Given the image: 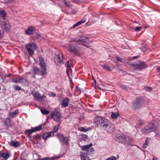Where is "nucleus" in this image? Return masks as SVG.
Segmentation results:
<instances>
[{"instance_id": "obj_46", "label": "nucleus", "mask_w": 160, "mask_h": 160, "mask_svg": "<svg viewBox=\"0 0 160 160\" xmlns=\"http://www.w3.org/2000/svg\"><path fill=\"white\" fill-rule=\"evenodd\" d=\"M116 60L121 62H123V60L122 58L119 57H117L116 58Z\"/></svg>"}, {"instance_id": "obj_26", "label": "nucleus", "mask_w": 160, "mask_h": 160, "mask_svg": "<svg viewBox=\"0 0 160 160\" xmlns=\"http://www.w3.org/2000/svg\"><path fill=\"white\" fill-rule=\"evenodd\" d=\"M119 114L118 112H112L111 113V117L112 118L116 119L119 116Z\"/></svg>"}, {"instance_id": "obj_37", "label": "nucleus", "mask_w": 160, "mask_h": 160, "mask_svg": "<svg viewBox=\"0 0 160 160\" xmlns=\"http://www.w3.org/2000/svg\"><path fill=\"white\" fill-rule=\"evenodd\" d=\"M73 2L78 3L80 2H86L87 0H72Z\"/></svg>"}, {"instance_id": "obj_31", "label": "nucleus", "mask_w": 160, "mask_h": 160, "mask_svg": "<svg viewBox=\"0 0 160 160\" xmlns=\"http://www.w3.org/2000/svg\"><path fill=\"white\" fill-rule=\"evenodd\" d=\"M32 128L30 129H29L27 130L25 132V133L26 134H27L28 136H30L31 134L33 132H34Z\"/></svg>"}, {"instance_id": "obj_16", "label": "nucleus", "mask_w": 160, "mask_h": 160, "mask_svg": "<svg viewBox=\"0 0 160 160\" xmlns=\"http://www.w3.org/2000/svg\"><path fill=\"white\" fill-rule=\"evenodd\" d=\"M52 136H53V132H48L44 133L41 137L44 140H46L47 138Z\"/></svg>"}, {"instance_id": "obj_36", "label": "nucleus", "mask_w": 160, "mask_h": 160, "mask_svg": "<svg viewBox=\"0 0 160 160\" xmlns=\"http://www.w3.org/2000/svg\"><path fill=\"white\" fill-rule=\"evenodd\" d=\"M41 112L44 114H47L49 112V111L47 110L46 109H41Z\"/></svg>"}, {"instance_id": "obj_2", "label": "nucleus", "mask_w": 160, "mask_h": 160, "mask_svg": "<svg viewBox=\"0 0 160 160\" xmlns=\"http://www.w3.org/2000/svg\"><path fill=\"white\" fill-rule=\"evenodd\" d=\"M64 46L68 51L75 54L78 52L81 49L80 47L75 43H71L69 45L67 44Z\"/></svg>"}, {"instance_id": "obj_50", "label": "nucleus", "mask_w": 160, "mask_h": 160, "mask_svg": "<svg viewBox=\"0 0 160 160\" xmlns=\"http://www.w3.org/2000/svg\"><path fill=\"white\" fill-rule=\"evenodd\" d=\"M156 134L159 137H160V129L156 132Z\"/></svg>"}, {"instance_id": "obj_27", "label": "nucleus", "mask_w": 160, "mask_h": 160, "mask_svg": "<svg viewBox=\"0 0 160 160\" xmlns=\"http://www.w3.org/2000/svg\"><path fill=\"white\" fill-rule=\"evenodd\" d=\"M18 109H16L12 112L10 114L11 117L12 118H14L18 114Z\"/></svg>"}, {"instance_id": "obj_1", "label": "nucleus", "mask_w": 160, "mask_h": 160, "mask_svg": "<svg viewBox=\"0 0 160 160\" xmlns=\"http://www.w3.org/2000/svg\"><path fill=\"white\" fill-rule=\"evenodd\" d=\"M158 127L159 125L157 122H152L147 125L142 129V132L143 133H150L154 132Z\"/></svg>"}, {"instance_id": "obj_7", "label": "nucleus", "mask_w": 160, "mask_h": 160, "mask_svg": "<svg viewBox=\"0 0 160 160\" xmlns=\"http://www.w3.org/2000/svg\"><path fill=\"white\" fill-rule=\"evenodd\" d=\"M144 103L143 98H137L133 102V106L135 109L140 108Z\"/></svg>"}, {"instance_id": "obj_49", "label": "nucleus", "mask_w": 160, "mask_h": 160, "mask_svg": "<svg viewBox=\"0 0 160 160\" xmlns=\"http://www.w3.org/2000/svg\"><path fill=\"white\" fill-rule=\"evenodd\" d=\"M13 0H4L5 3H8L13 1Z\"/></svg>"}, {"instance_id": "obj_32", "label": "nucleus", "mask_w": 160, "mask_h": 160, "mask_svg": "<svg viewBox=\"0 0 160 160\" xmlns=\"http://www.w3.org/2000/svg\"><path fill=\"white\" fill-rule=\"evenodd\" d=\"M20 78L18 77L17 78H13L12 82L16 83H20Z\"/></svg>"}, {"instance_id": "obj_17", "label": "nucleus", "mask_w": 160, "mask_h": 160, "mask_svg": "<svg viewBox=\"0 0 160 160\" xmlns=\"http://www.w3.org/2000/svg\"><path fill=\"white\" fill-rule=\"evenodd\" d=\"M69 101V100L68 98H65L62 101V106L63 107H67Z\"/></svg>"}, {"instance_id": "obj_30", "label": "nucleus", "mask_w": 160, "mask_h": 160, "mask_svg": "<svg viewBox=\"0 0 160 160\" xmlns=\"http://www.w3.org/2000/svg\"><path fill=\"white\" fill-rule=\"evenodd\" d=\"M29 54V55L30 56H32V55L34 54V49H31V48H26Z\"/></svg>"}, {"instance_id": "obj_44", "label": "nucleus", "mask_w": 160, "mask_h": 160, "mask_svg": "<svg viewBox=\"0 0 160 160\" xmlns=\"http://www.w3.org/2000/svg\"><path fill=\"white\" fill-rule=\"evenodd\" d=\"M48 95L50 97H55L56 96V95L55 93H54L52 92H51L49 93Z\"/></svg>"}, {"instance_id": "obj_6", "label": "nucleus", "mask_w": 160, "mask_h": 160, "mask_svg": "<svg viewBox=\"0 0 160 160\" xmlns=\"http://www.w3.org/2000/svg\"><path fill=\"white\" fill-rule=\"evenodd\" d=\"M32 95L34 97V99L38 100L39 102H44L45 101V99L46 98V96L44 95L42 96L40 94L37 92H32Z\"/></svg>"}, {"instance_id": "obj_20", "label": "nucleus", "mask_w": 160, "mask_h": 160, "mask_svg": "<svg viewBox=\"0 0 160 160\" xmlns=\"http://www.w3.org/2000/svg\"><path fill=\"white\" fill-rule=\"evenodd\" d=\"M37 48L36 45L34 43H29L28 44L26 47V48H29L31 49L35 50Z\"/></svg>"}, {"instance_id": "obj_52", "label": "nucleus", "mask_w": 160, "mask_h": 160, "mask_svg": "<svg viewBox=\"0 0 160 160\" xmlns=\"http://www.w3.org/2000/svg\"><path fill=\"white\" fill-rule=\"evenodd\" d=\"M139 122L140 125H142L144 123L143 122L142 120H139Z\"/></svg>"}, {"instance_id": "obj_41", "label": "nucleus", "mask_w": 160, "mask_h": 160, "mask_svg": "<svg viewBox=\"0 0 160 160\" xmlns=\"http://www.w3.org/2000/svg\"><path fill=\"white\" fill-rule=\"evenodd\" d=\"M13 87L14 88L15 90H17L18 91L21 90H22L21 88L18 85H14Z\"/></svg>"}, {"instance_id": "obj_45", "label": "nucleus", "mask_w": 160, "mask_h": 160, "mask_svg": "<svg viewBox=\"0 0 160 160\" xmlns=\"http://www.w3.org/2000/svg\"><path fill=\"white\" fill-rule=\"evenodd\" d=\"M67 67L66 72L68 76L69 75V72L71 70V68L70 67Z\"/></svg>"}, {"instance_id": "obj_33", "label": "nucleus", "mask_w": 160, "mask_h": 160, "mask_svg": "<svg viewBox=\"0 0 160 160\" xmlns=\"http://www.w3.org/2000/svg\"><path fill=\"white\" fill-rule=\"evenodd\" d=\"M42 126H39L36 127L34 128H32L34 132H35L37 131H39L41 129Z\"/></svg>"}, {"instance_id": "obj_8", "label": "nucleus", "mask_w": 160, "mask_h": 160, "mask_svg": "<svg viewBox=\"0 0 160 160\" xmlns=\"http://www.w3.org/2000/svg\"><path fill=\"white\" fill-rule=\"evenodd\" d=\"M51 117L55 121L59 122V123L61 122V120L62 118V116L58 112L55 111L51 112Z\"/></svg>"}, {"instance_id": "obj_19", "label": "nucleus", "mask_w": 160, "mask_h": 160, "mask_svg": "<svg viewBox=\"0 0 160 160\" xmlns=\"http://www.w3.org/2000/svg\"><path fill=\"white\" fill-rule=\"evenodd\" d=\"M35 30V28L34 27L31 26L25 31V32L27 34H31Z\"/></svg>"}, {"instance_id": "obj_4", "label": "nucleus", "mask_w": 160, "mask_h": 160, "mask_svg": "<svg viewBox=\"0 0 160 160\" xmlns=\"http://www.w3.org/2000/svg\"><path fill=\"white\" fill-rule=\"evenodd\" d=\"M132 65L134 69L137 70H141L147 67L145 62L140 61H137Z\"/></svg>"}, {"instance_id": "obj_47", "label": "nucleus", "mask_w": 160, "mask_h": 160, "mask_svg": "<svg viewBox=\"0 0 160 160\" xmlns=\"http://www.w3.org/2000/svg\"><path fill=\"white\" fill-rule=\"evenodd\" d=\"M4 33L0 30V39L1 38L4 36Z\"/></svg>"}, {"instance_id": "obj_25", "label": "nucleus", "mask_w": 160, "mask_h": 160, "mask_svg": "<svg viewBox=\"0 0 160 160\" xmlns=\"http://www.w3.org/2000/svg\"><path fill=\"white\" fill-rule=\"evenodd\" d=\"M7 14L4 10L0 11V16L2 17L3 20L5 19Z\"/></svg>"}, {"instance_id": "obj_57", "label": "nucleus", "mask_w": 160, "mask_h": 160, "mask_svg": "<svg viewBox=\"0 0 160 160\" xmlns=\"http://www.w3.org/2000/svg\"><path fill=\"white\" fill-rule=\"evenodd\" d=\"M1 110V109H0V110Z\"/></svg>"}, {"instance_id": "obj_28", "label": "nucleus", "mask_w": 160, "mask_h": 160, "mask_svg": "<svg viewBox=\"0 0 160 160\" xmlns=\"http://www.w3.org/2000/svg\"><path fill=\"white\" fill-rule=\"evenodd\" d=\"M149 142V140L148 138H147L146 139L145 142L142 146L143 148L146 149L147 148Z\"/></svg>"}, {"instance_id": "obj_51", "label": "nucleus", "mask_w": 160, "mask_h": 160, "mask_svg": "<svg viewBox=\"0 0 160 160\" xmlns=\"http://www.w3.org/2000/svg\"><path fill=\"white\" fill-rule=\"evenodd\" d=\"M66 67H70V64L69 61H68L67 62L66 64Z\"/></svg>"}, {"instance_id": "obj_56", "label": "nucleus", "mask_w": 160, "mask_h": 160, "mask_svg": "<svg viewBox=\"0 0 160 160\" xmlns=\"http://www.w3.org/2000/svg\"><path fill=\"white\" fill-rule=\"evenodd\" d=\"M152 160H157V159L155 158H153Z\"/></svg>"}, {"instance_id": "obj_24", "label": "nucleus", "mask_w": 160, "mask_h": 160, "mask_svg": "<svg viewBox=\"0 0 160 160\" xmlns=\"http://www.w3.org/2000/svg\"><path fill=\"white\" fill-rule=\"evenodd\" d=\"M87 155L86 153H83V152H82L81 154V160H91L87 157Z\"/></svg>"}, {"instance_id": "obj_22", "label": "nucleus", "mask_w": 160, "mask_h": 160, "mask_svg": "<svg viewBox=\"0 0 160 160\" xmlns=\"http://www.w3.org/2000/svg\"><path fill=\"white\" fill-rule=\"evenodd\" d=\"M85 38L84 39H77L76 38L75 40V41L76 42H80L79 44H82L83 46H87V44L85 42Z\"/></svg>"}, {"instance_id": "obj_29", "label": "nucleus", "mask_w": 160, "mask_h": 160, "mask_svg": "<svg viewBox=\"0 0 160 160\" xmlns=\"http://www.w3.org/2000/svg\"><path fill=\"white\" fill-rule=\"evenodd\" d=\"M20 83L24 85H26L28 83L26 79L21 78Z\"/></svg>"}, {"instance_id": "obj_54", "label": "nucleus", "mask_w": 160, "mask_h": 160, "mask_svg": "<svg viewBox=\"0 0 160 160\" xmlns=\"http://www.w3.org/2000/svg\"><path fill=\"white\" fill-rule=\"evenodd\" d=\"M138 56H136L133 57L132 58H133V59H135L138 58Z\"/></svg>"}, {"instance_id": "obj_5", "label": "nucleus", "mask_w": 160, "mask_h": 160, "mask_svg": "<svg viewBox=\"0 0 160 160\" xmlns=\"http://www.w3.org/2000/svg\"><path fill=\"white\" fill-rule=\"evenodd\" d=\"M54 62L57 65L59 66L63 64L64 58L62 52H60L59 54L56 55L54 58Z\"/></svg>"}, {"instance_id": "obj_10", "label": "nucleus", "mask_w": 160, "mask_h": 160, "mask_svg": "<svg viewBox=\"0 0 160 160\" xmlns=\"http://www.w3.org/2000/svg\"><path fill=\"white\" fill-rule=\"evenodd\" d=\"M58 137L59 140L61 142L64 143L67 145H68V141L69 139V136H67L66 137H64L63 135L60 134L58 135Z\"/></svg>"}, {"instance_id": "obj_3", "label": "nucleus", "mask_w": 160, "mask_h": 160, "mask_svg": "<svg viewBox=\"0 0 160 160\" xmlns=\"http://www.w3.org/2000/svg\"><path fill=\"white\" fill-rule=\"evenodd\" d=\"M116 140L125 144H128L130 142L129 138L123 134H118L116 137Z\"/></svg>"}, {"instance_id": "obj_13", "label": "nucleus", "mask_w": 160, "mask_h": 160, "mask_svg": "<svg viewBox=\"0 0 160 160\" xmlns=\"http://www.w3.org/2000/svg\"><path fill=\"white\" fill-rule=\"evenodd\" d=\"M39 65L42 69H43L46 71V64L45 61L43 58L42 57H39Z\"/></svg>"}, {"instance_id": "obj_11", "label": "nucleus", "mask_w": 160, "mask_h": 160, "mask_svg": "<svg viewBox=\"0 0 160 160\" xmlns=\"http://www.w3.org/2000/svg\"><path fill=\"white\" fill-rule=\"evenodd\" d=\"M110 122L108 119L105 118H102L99 120V122L101 126L104 129Z\"/></svg>"}, {"instance_id": "obj_43", "label": "nucleus", "mask_w": 160, "mask_h": 160, "mask_svg": "<svg viewBox=\"0 0 160 160\" xmlns=\"http://www.w3.org/2000/svg\"><path fill=\"white\" fill-rule=\"evenodd\" d=\"M145 89L146 90L150 92L152 91V88L151 87L149 86H147L145 88Z\"/></svg>"}, {"instance_id": "obj_42", "label": "nucleus", "mask_w": 160, "mask_h": 160, "mask_svg": "<svg viewBox=\"0 0 160 160\" xmlns=\"http://www.w3.org/2000/svg\"><path fill=\"white\" fill-rule=\"evenodd\" d=\"M142 26L138 27L135 28V31H140L142 29Z\"/></svg>"}, {"instance_id": "obj_38", "label": "nucleus", "mask_w": 160, "mask_h": 160, "mask_svg": "<svg viewBox=\"0 0 160 160\" xmlns=\"http://www.w3.org/2000/svg\"><path fill=\"white\" fill-rule=\"evenodd\" d=\"M43 35L42 34H38L37 35V38L39 40H41L43 39V38L42 37Z\"/></svg>"}, {"instance_id": "obj_12", "label": "nucleus", "mask_w": 160, "mask_h": 160, "mask_svg": "<svg viewBox=\"0 0 160 160\" xmlns=\"http://www.w3.org/2000/svg\"><path fill=\"white\" fill-rule=\"evenodd\" d=\"M114 125L110 122L104 129L107 132L111 133L114 131Z\"/></svg>"}, {"instance_id": "obj_34", "label": "nucleus", "mask_w": 160, "mask_h": 160, "mask_svg": "<svg viewBox=\"0 0 160 160\" xmlns=\"http://www.w3.org/2000/svg\"><path fill=\"white\" fill-rule=\"evenodd\" d=\"M78 129L80 131L83 132H85L88 131V129H86L83 127H79L78 128Z\"/></svg>"}, {"instance_id": "obj_14", "label": "nucleus", "mask_w": 160, "mask_h": 160, "mask_svg": "<svg viewBox=\"0 0 160 160\" xmlns=\"http://www.w3.org/2000/svg\"><path fill=\"white\" fill-rule=\"evenodd\" d=\"M40 71L38 68L37 67L34 68V71L35 73L39 75H43L46 72V71L43 69H42Z\"/></svg>"}, {"instance_id": "obj_18", "label": "nucleus", "mask_w": 160, "mask_h": 160, "mask_svg": "<svg viewBox=\"0 0 160 160\" xmlns=\"http://www.w3.org/2000/svg\"><path fill=\"white\" fill-rule=\"evenodd\" d=\"M0 157L2 158L4 160H7L10 157L9 154L8 152H0Z\"/></svg>"}, {"instance_id": "obj_40", "label": "nucleus", "mask_w": 160, "mask_h": 160, "mask_svg": "<svg viewBox=\"0 0 160 160\" xmlns=\"http://www.w3.org/2000/svg\"><path fill=\"white\" fill-rule=\"evenodd\" d=\"M102 67H103L105 69H106L108 71H110V67L107 65H104L102 66Z\"/></svg>"}, {"instance_id": "obj_55", "label": "nucleus", "mask_w": 160, "mask_h": 160, "mask_svg": "<svg viewBox=\"0 0 160 160\" xmlns=\"http://www.w3.org/2000/svg\"><path fill=\"white\" fill-rule=\"evenodd\" d=\"M122 88H123L124 89H125L126 88V86L125 85H122Z\"/></svg>"}, {"instance_id": "obj_48", "label": "nucleus", "mask_w": 160, "mask_h": 160, "mask_svg": "<svg viewBox=\"0 0 160 160\" xmlns=\"http://www.w3.org/2000/svg\"><path fill=\"white\" fill-rule=\"evenodd\" d=\"M50 159V158L48 157H45L39 159L38 160H48Z\"/></svg>"}, {"instance_id": "obj_15", "label": "nucleus", "mask_w": 160, "mask_h": 160, "mask_svg": "<svg viewBox=\"0 0 160 160\" xmlns=\"http://www.w3.org/2000/svg\"><path fill=\"white\" fill-rule=\"evenodd\" d=\"M2 28L6 31H8L11 28V26L8 21L3 22L1 26Z\"/></svg>"}, {"instance_id": "obj_39", "label": "nucleus", "mask_w": 160, "mask_h": 160, "mask_svg": "<svg viewBox=\"0 0 160 160\" xmlns=\"http://www.w3.org/2000/svg\"><path fill=\"white\" fill-rule=\"evenodd\" d=\"M62 2H63L64 3L65 5L67 6H71V5L70 4V3L68 1H67L65 0H63Z\"/></svg>"}, {"instance_id": "obj_23", "label": "nucleus", "mask_w": 160, "mask_h": 160, "mask_svg": "<svg viewBox=\"0 0 160 160\" xmlns=\"http://www.w3.org/2000/svg\"><path fill=\"white\" fill-rule=\"evenodd\" d=\"M85 22H86L85 20L84 19V20H81L80 21L76 23L75 24H74L72 27H71L70 28L71 29H72V28H74L77 27V26L80 25L84 23Z\"/></svg>"}, {"instance_id": "obj_53", "label": "nucleus", "mask_w": 160, "mask_h": 160, "mask_svg": "<svg viewBox=\"0 0 160 160\" xmlns=\"http://www.w3.org/2000/svg\"><path fill=\"white\" fill-rule=\"evenodd\" d=\"M157 70L158 72H160V67H158L157 68Z\"/></svg>"}, {"instance_id": "obj_35", "label": "nucleus", "mask_w": 160, "mask_h": 160, "mask_svg": "<svg viewBox=\"0 0 160 160\" xmlns=\"http://www.w3.org/2000/svg\"><path fill=\"white\" fill-rule=\"evenodd\" d=\"M59 124H58V126H56L54 127L53 131L52 132H53V134L54 133H55L57 132L58 130V126H59Z\"/></svg>"}, {"instance_id": "obj_21", "label": "nucleus", "mask_w": 160, "mask_h": 160, "mask_svg": "<svg viewBox=\"0 0 160 160\" xmlns=\"http://www.w3.org/2000/svg\"><path fill=\"white\" fill-rule=\"evenodd\" d=\"M9 144L12 146L15 147H19L20 145V144L19 142L17 141H11Z\"/></svg>"}, {"instance_id": "obj_9", "label": "nucleus", "mask_w": 160, "mask_h": 160, "mask_svg": "<svg viewBox=\"0 0 160 160\" xmlns=\"http://www.w3.org/2000/svg\"><path fill=\"white\" fill-rule=\"evenodd\" d=\"M92 146V143L83 145L82 147V149L83 151H85L86 152H87L85 153L86 155H89L94 151V148H91Z\"/></svg>"}]
</instances>
